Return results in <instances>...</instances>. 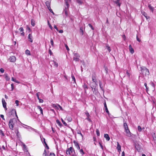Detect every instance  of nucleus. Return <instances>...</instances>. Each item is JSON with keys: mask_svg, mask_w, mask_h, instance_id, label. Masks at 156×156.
<instances>
[{"mask_svg": "<svg viewBox=\"0 0 156 156\" xmlns=\"http://www.w3.org/2000/svg\"><path fill=\"white\" fill-rule=\"evenodd\" d=\"M117 149L118 151L120 152L121 151V147L120 145L119 144L118 142H117Z\"/></svg>", "mask_w": 156, "mask_h": 156, "instance_id": "obj_17", "label": "nucleus"}, {"mask_svg": "<svg viewBox=\"0 0 156 156\" xmlns=\"http://www.w3.org/2000/svg\"><path fill=\"white\" fill-rule=\"evenodd\" d=\"M99 85L100 86V88L103 91V92L104 93V89H103V87H101L102 83L100 80H99Z\"/></svg>", "mask_w": 156, "mask_h": 156, "instance_id": "obj_24", "label": "nucleus"}, {"mask_svg": "<svg viewBox=\"0 0 156 156\" xmlns=\"http://www.w3.org/2000/svg\"><path fill=\"white\" fill-rule=\"evenodd\" d=\"M126 73L127 74V75L128 77L129 78L130 76V74L129 73L128 71V70H127L126 72Z\"/></svg>", "mask_w": 156, "mask_h": 156, "instance_id": "obj_50", "label": "nucleus"}, {"mask_svg": "<svg viewBox=\"0 0 156 156\" xmlns=\"http://www.w3.org/2000/svg\"><path fill=\"white\" fill-rule=\"evenodd\" d=\"M92 78L93 82L95 83V85H96V86H98V82L97 81L96 76L95 75H92Z\"/></svg>", "mask_w": 156, "mask_h": 156, "instance_id": "obj_7", "label": "nucleus"}, {"mask_svg": "<svg viewBox=\"0 0 156 156\" xmlns=\"http://www.w3.org/2000/svg\"><path fill=\"white\" fill-rule=\"evenodd\" d=\"M73 152H74V150L73 147H70L66 150V154L69 155L71 153H72Z\"/></svg>", "mask_w": 156, "mask_h": 156, "instance_id": "obj_4", "label": "nucleus"}, {"mask_svg": "<svg viewBox=\"0 0 156 156\" xmlns=\"http://www.w3.org/2000/svg\"><path fill=\"white\" fill-rule=\"evenodd\" d=\"M104 137L106 139L107 141H109L110 140V138L108 134H105L104 135Z\"/></svg>", "mask_w": 156, "mask_h": 156, "instance_id": "obj_16", "label": "nucleus"}, {"mask_svg": "<svg viewBox=\"0 0 156 156\" xmlns=\"http://www.w3.org/2000/svg\"><path fill=\"white\" fill-rule=\"evenodd\" d=\"M88 26H89L91 28V29L92 30H94V28L90 24V23H89L88 24Z\"/></svg>", "mask_w": 156, "mask_h": 156, "instance_id": "obj_46", "label": "nucleus"}, {"mask_svg": "<svg viewBox=\"0 0 156 156\" xmlns=\"http://www.w3.org/2000/svg\"><path fill=\"white\" fill-rule=\"evenodd\" d=\"M125 132L127 134H130V132L129 130V129H128V128L127 129H125Z\"/></svg>", "mask_w": 156, "mask_h": 156, "instance_id": "obj_30", "label": "nucleus"}, {"mask_svg": "<svg viewBox=\"0 0 156 156\" xmlns=\"http://www.w3.org/2000/svg\"><path fill=\"white\" fill-rule=\"evenodd\" d=\"M150 84L154 88H155V85L153 82H152V81L150 83Z\"/></svg>", "mask_w": 156, "mask_h": 156, "instance_id": "obj_47", "label": "nucleus"}, {"mask_svg": "<svg viewBox=\"0 0 156 156\" xmlns=\"http://www.w3.org/2000/svg\"><path fill=\"white\" fill-rule=\"evenodd\" d=\"M0 116L3 120H5V119L4 118V116L3 115H1Z\"/></svg>", "mask_w": 156, "mask_h": 156, "instance_id": "obj_63", "label": "nucleus"}, {"mask_svg": "<svg viewBox=\"0 0 156 156\" xmlns=\"http://www.w3.org/2000/svg\"><path fill=\"white\" fill-rule=\"evenodd\" d=\"M58 107H59V108L61 110H62V111H63V109L62 108L60 105L58 104Z\"/></svg>", "mask_w": 156, "mask_h": 156, "instance_id": "obj_56", "label": "nucleus"}, {"mask_svg": "<svg viewBox=\"0 0 156 156\" xmlns=\"http://www.w3.org/2000/svg\"><path fill=\"white\" fill-rule=\"evenodd\" d=\"M73 143L77 149L79 150H80V147L78 143L76 140H74Z\"/></svg>", "mask_w": 156, "mask_h": 156, "instance_id": "obj_8", "label": "nucleus"}, {"mask_svg": "<svg viewBox=\"0 0 156 156\" xmlns=\"http://www.w3.org/2000/svg\"><path fill=\"white\" fill-rule=\"evenodd\" d=\"M56 122L57 124H58V125L60 126V127H62L63 125L61 123V122L58 119H57L56 121Z\"/></svg>", "mask_w": 156, "mask_h": 156, "instance_id": "obj_20", "label": "nucleus"}, {"mask_svg": "<svg viewBox=\"0 0 156 156\" xmlns=\"http://www.w3.org/2000/svg\"><path fill=\"white\" fill-rule=\"evenodd\" d=\"M16 135L17 136H18V134H19V130H18V129H16Z\"/></svg>", "mask_w": 156, "mask_h": 156, "instance_id": "obj_58", "label": "nucleus"}, {"mask_svg": "<svg viewBox=\"0 0 156 156\" xmlns=\"http://www.w3.org/2000/svg\"><path fill=\"white\" fill-rule=\"evenodd\" d=\"M71 77L73 80L74 81V83H76V79L74 77V76L73 74H72L71 75Z\"/></svg>", "mask_w": 156, "mask_h": 156, "instance_id": "obj_33", "label": "nucleus"}, {"mask_svg": "<svg viewBox=\"0 0 156 156\" xmlns=\"http://www.w3.org/2000/svg\"><path fill=\"white\" fill-rule=\"evenodd\" d=\"M68 121L70 122L72 121V119L70 117H68Z\"/></svg>", "mask_w": 156, "mask_h": 156, "instance_id": "obj_59", "label": "nucleus"}, {"mask_svg": "<svg viewBox=\"0 0 156 156\" xmlns=\"http://www.w3.org/2000/svg\"><path fill=\"white\" fill-rule=\"evenodd\" d=\"M104 107H105L106 112L108 114H109V112L108 110V109L107 107V106L106 102L105 101V102L104 103Z\"/></svg>", "mask_w": 156, "mask_h": 156, "instance_id": "obj_13", "label": "nucleus"}, {"mask_svg": "<svg viewBox=\"0 0 156 156\" xmlns=\"http://www.w3.org/2000/svg\"><path fill=\"white\" fill-rule=\"evenodd\" d=\"M23 149H24L25 150H27V151H28L27 150V147L25 145V144H23Z\"/></svg>", "mask_w": 156, "mask_h": 156, "instance_id": "obj_38", "label": "nucleus"}, {"mask_svg": "<svg viewBox=\"0 0 156 156\" xmlns=\"http://www.w3.org/2000/svg\"><path fill=\"white\" fill-rule=\"evenodd\" d=\"M9 60L11 62H14L16 61V58L14 56H12L9 57Z\"/></svg>", "mask_w": 156, "mask_h": 156, "instance_id": "obj_9", "label": "nucleus"}, {"mask_svg": "<svg viewBox=\"0 0 156 156\" xmlns=\"http://www.w3.org/2000/svg\"><path fill=\"white\" fill-rule=\"evenodd\" d=\"M44 145L45 147L47 149H49V147L48 146L47 144L46 143L45 141V139H44Z\"/></svg>", "mask_w": 156, "mask_h": 156, "instance_id": "obj_21", "label": "nucleus"}, {"mask_svg": "<svg viewBox=\"0 0 156 156\" xmlns=\"http://www.w3.org/2000/svg\"><path fill=\"white\" fill-rule=\"evenodd\" d=\"M49 53L50 54V55H51L53 53L52 52L51 50L50 49H49V51H48Z\"/></svg>", "mask_w": 156, "mask_h": 156, "instance_id": "obj_54", "label": "nucleus"}, {"mask_svg": "<svg viewBox=\"0 0 156 156\" xmlns=\"http://www.w3.org/2000/svg\"><path fill=\"white\" fill-rule=\"evenodd\" d=\"M83 87L84 89H88L87 86L85 83H83Z\"/></svg>", "mask_w": 156, "mask_h": 156, "instance_id": "obj_26", "label": "nucleus"}, {"mask_svg": "<svg viewBox=\"0 0 156 156\" xmlns=\"http://www.w3.org/2000/svg\"><path fill=\"white\" fill-rule=\"evenodd\" d=\"M15 103L16 104V106H18L19 105V101H18L17 100H16L15 101Z\"/></svg>", "mask_w": 156, "mask_h": 156, "instance_id": "obj_49", "label": "nucleus"}, {"mask_svg": "<svg viewBox=\"0 0 156 156\" xmlns=\"http://www.w3.org/2000/svg\"><path fill=\"white\" fill-rule=\"evenodd\" d=\"M80 31L82 33V35L83 34V28L82 27H81L80 29Z\"/></svg>", "mask_w": 156, "mask_h": 156, "instance_id": "obj_53", "label": "nucleus"}, {"mask_svg": "<svg viewBox=\"0 0 156 156\" xmlns=\"http://www.w3.org/2000/svg\"><path fill=\"white\" fill-rule=\"evenodd\" d=\"M129 50L131 54H133L134 53V51L133 49L132 48L131 45H129Z\"/></svg>", "mask_w": 156, "mask_h": 156, "instance_id": "obj_15", "label": "nucleus"}, {"mask_svg": "<svg viewBox=\"0 0 156 156\" xmlns=\"http://www.w3.org/2000/svg\"><path fill=\"white\" fill-rule=\"evenodd\" d=\"M53 107L55 108H57L58 109V104H53Z\"/></svg>", "mask_w": 156, "mask_h": 156, "instance_id": "obj_41", "label": "nucleus"}, {"mask_svg": "<svg viewBox=\"0 0 156 156\" xmlns=\"http://www.w3.org/2000/svg\"><path fill=\"white\" fill-rule=\"evenodd\" d=\"M40 138L42 143L44 144V139H45L44 138H43L42 136H40Z\"/></svg>", "mask_w": 156, "mask_h": 156, "instance_id": "obj_40", "label": "nucleus"}, {"mask_svg": "<svg viewBox=\"0 0 156 156\" xmlns=\"http://www.w3.org/2000/svg\"><path fill=\"white\" fill-rule=\"evenodd\" d=\"M80 154L82 155H83L84 154V152L83 151V150L82 149H81L80 150Z\"/></svg>", "mask_w": 156, "mask_h": 156, "instance_id": "obj_42", "label": "nucleus"}, {"mask_svg": "<svg viewBox=\"0 0 156 156\" xmlns=\"http://www.w3.org/2000/svg\"><path fill=\"white\" fill-rule=\"evenodd\" d=\"M5 76V79L7 81H9L10 79V77L8 76V75L7 73H5L4 74Z\"/></svg>", "mask_w": 156, "mask_h": 156, "instance_id": "obj_22", "label": "nucleus"}, {"mask_svg": "<svg viewBox=\"0 0 156 156\" xmlns=\"http://www.w3.org/2000/svg\"><path fill=\"white\" fill-rule=\"evenodd\" d=\"M86 119H87V120H88L90 122H91L92 121L89 118V117H87Z\"/></svg>", "mask_w": 156, "mask_h": 156, "instance_id": "obj_61", "label": "nucleus"}, {"mask_svg": "<svg viewBox=\"0 0 156 156\" xmlns=\"http://www.w3.org/2000/svg\"><path fill=\"white\" fill-rule=\"evenodd\" d=\"M4 70L2 68H1L0 69V71L2 73H3L4 72Z\"/></svg>", "mask_w": 156, "mask_h": 156, "instance_id": "obj_55", "label": "nucleus"}, {"mask_svg": "<svg viewBox=\"0 0 156 156\" xmlns=\"http://www.w3.org/2000/svg\"><path fill=\"white\" fill-rule=\"evenodd\" d=\"M38 99L39 100V103H42L44 101L43 99H41L40 98Z\"/></svg>", "mask_w": 156, "mask_h": 156, "instance_id": "obj_52", "label": "nucleus"}, {"mask_svg": "<svg viewBox=\"0 0 156 156\" xmlns=\"http://www.w3.org/2000/svg\"><path fill=\"white\" fill-rule=\"evenodd\" d=\"M140 71L141 73L143 76H148L150 74L149 70L144 66L140 67Z\"/></svg>", "mask_w": 156, "mask_h": 156, "instance_id": "obj_2", "label": "nucleus"}, {"mask_svg": "<svg viewBox=\"0 0 156 156\" xmlns=\"http://www.w3.org/2000/svg\"><path fill=\"white\" fill-rule=\"evenodd\" d=\"M6 104H6V102L2 104L4 108H6Z\"/></svg>", "mask_w": 156, "mask_h": 156, "instance_id": "obj_60", "label": "nucleus"}, {"mask_svg": "<svg viewBox=\"0 0 156 156\" xmlns=\"http://www.w3.org/2000/svg\"><path fill=\"white\" fill-rule=\"evenodd\" d=\"M106 47L107 48V49H108V51H109V52H110L111 51V49H110V47L108 46V45H107Z\"/></svg>", "mask_w": 156, "mask_h": 156, "instance_id": "obj_35", "label": "nucleus"}, {"mask_svg": "<svg viewBox=\"0 0 156 156\" xmlns=\"http://www.w3.org/2000/svg\"><path fill=\"white\" fill-rule=\"evenodd\" d=\"M17 122L16 119L15 118L11 119L9 121V126L10 129L13 130V129L14 126Z\"/></svg>", "mask_w": 156, "mask_h": 156, "instance_id": "obj_1", "label": "nucleus"}, {"mask_svg": "<svg viewBox=\"0 0 156 156\" xmlns=\"http://www.w3.org/2000/svg\"><path fill=\"white\" fill-rule=\"evenodd\" d=\"M45 4L48 9L50 7V3L49 1H47L45 2Z\"/></svg>", "mask_w": 156, "mask_h": 156, "instance_id": "obj_19", "label": "nucleus"}, {"mask_svg": "<svg viewBox=\"0 0 156 156\" xmlns=\"http://www.w3.org/2000/svg\"><path fill=\"white\" fill-rule=\"evenodd\" d=\"M66 6V8L67 9H68L69 7V4L68 3V2H65Z\"/></svg>", "mask_w": 156, "mask_h": 156, "instance_id": "obj_27", "label": "nucleus"}, {"mask_svg": "<svg viewBox=\"0 0 156 156\" xmlns=\"http://www.w3.org/2000/svg\"><path fill=\"white\" fill-rule=\"evenodd\" d=\"M31 25L33 26L34 27L35 25V21H34L32 19L31 20Z\"/></svg>", "mask_w": 156, "mask_h": 156, "instance_id": "obj_28", "label": "nucleus"}, {"mask_svg": "<svg viewBox=\"0 0 156 156\" xmlns=\"http://www.w3.org/2000/svg\"><path fill=\"white\" fill-rule=\"evenodd\" d=\"M138 129L139 132H140L142 130V129L140 126H138Z\"/></svg>", "mask_w": 156, "mask_h": 156, "instance_id": "obj_48", "label": "nucleus"}, {"mask_svg": "<svg viewBox=\"0 0 156 156\" xmlns=\"http://www.w3.org/2000/svg\"><path fill=\"white\" fill-rule=\"evenodd\" d=\"M0 133L2 136H4V134L3 132L1 130H0Z\"/></svg>", "mask_w": 156, "mask_h": 156, "instance_id": "obj_57", "label": "nucleus"}, {"mask_svg": "<svg viewBox=\"0 0 156 156\" xmlns=\"http://www.w3.org/2000/svg\"><path fill=\"white\" fill-rule=\"evenodd\" d=\"M96 133L97 135L98 136H100V132L99 130L97 129L96 130Z\"/></svg>", "mask_w": 156, "mask_h": 156, "instance_id": "obj_34", "label": "nucleus"}, {"mask_svg": "<svg viewBox=\"0 0 156 156\" xmlns=\"http://www.w3.org/2000/svg\"><path fill=\"white\" fill-rule=\"evenodd\" d=\"M123 126L125 128V129L128 128V127L127 123L126 122L124 123Z\"/></svg>", "mask_w": 156, "mask_h": 156, "instance_id": "obj_32", "label": "nucleus"}, {"mask_svg": "<svg viewBox=\"0 0 156 156\" xmlns=\"http://www.w3.org/2000/svg\"><path fill=\"white\" fill-rule=\"evenodd\" d=\"M25 53L26 55H30V51L27 49L26 50Z\"/></svg>", "mask_w": 156, "mask_h": 156, "instance_id": "obj_29", "label": "nucleus"}, {"mask_svg": "<svg viewBox=\"0 0 156 156\" xmlns=\"http://www.w3.org/2000/svg\"><path fill=\"white\" fill-rule=\"evenodd\" d=\"M11 90H12L14 89V85L13 83L11 84Z\"/></svg>", "mask_w": 156, "mask_h": 156, "instance_id": "obj_62", "label": "nucleus"}, {"mask_svg": "<svg viewBox=\"0 0 156 156\" xmlns=\"http://www.w3.org/2000/svg\"><path fill=\"white\" fill-rule=\"evenodd\" d=\"M68 9H66V7L65 6V9H64L63 12H65L66 17L68 16Z\"/></svg>", "mask_w": 156, "mask_h": 156, "instance_id": "obj_14", "label": "nucleus"}, {"mask_svg": "<svg viewBox=\"0 0 156 156\" xmlns=\"http://www.w3.org/2000/svg\"><path fill=\"white\" fill-rule=\"evenodd\" d=\"M47 154L45 150H44V153L43 154V156H47Z\"/></svg>", "mask_w": 156, "mask_h": 156, "instance_id": "obj_36", "label": "nucleus"}, {"mask_svg": "<svg viewBox=\"0 0 156 156\" xmlns=\"http://www.w3.org/2000/svg\"><path fill=\"white\" fill-rule=\"evenodd\" d=\"M85 114L86 115V116L87 117H89L90 115L89 114V113L87 111L86 112H85Z\"/></svg>", "mask_w": 156, "mask_h": 156, "instance_id": "obj_44", "label": "nucleus"}, {"mask_svg": "<svg viewBox=\"0 0 156 156\" xmlns=\"http://www.w3.org/2000/svg\"><path fill=\"white\" fill-rule=\"evenodd\" d=\"M148 7L151 11L153 12L154 10V8L151 6V5L149 4Z\"/></svg>", "mask_w": 156, "mask_h": 156, "instance_id": "obj_18", "label": "nucleus"}, {"mask_svg": "<svg viewBox=\"0 0 156 156\" xmlns=\"http://www.w3.org/2000/svg\"><path fill=\"white\" fill-rule=\"evenodd\" d=\"M91 87L93 92H95V94H96L98 93L97 86H96V85H95V86L94 85L92 86Z\"/></svg>", "mask_w": 156, "mask_h": 156, "instance_id": "obj_6", "label": "nucleus"}, {"mask_svg": "<svg viewBox=\"0 0 156 156\" xmlns=\"http://www.w3.org/2000/svg\"><path fill=\"white\" fill-rule=\"evenodd\" d=\"M73 55L74 57H73V60L76 62L80 60L79 58L80 57V55L77 53H73Z\"/></svg>", "mask_w": 156, "mask_h": 156, "instance_id": "obj_3", "label": "nucleus"}, {"mask_svg": "<svg viewBox=\"0 0 156 156\" xmlns=\"http://www.w3.org/2000/svg\"><path fill=\"white\" fill-rule=\"evenodd\" d=\"M9 113L11 115H15L17 119H18V120H19V119H18V116L16 114V110L15 109H12L10 111V112H9Z\"/></svg>", "mask_w": 156, "mask_h": 156, "instance_id": "obj_5", "label": "nucleus"}, {"mask_svg": "<svg viewBox=\"0 0 156 156\" xmlns=\"http://www.w3.org/2000/svg\"><path fill=\"white\" fill-rule=\"evenodd\" d=\"M50 43H51V46H53V44H54L53 41V40L51 38L50 40Z\"/></svg>", "mask_w": 156, "mask_h": 156, "instance_id": "obj_43", "label": "nucleus"}, {"mask_svg": "<svg viewBox=\"0 0 156 156\" xmlns=\"http://www.w3.org/2000/svg\"><path fill=\"white\" fill-rule=\"evenodd\" d=\"M48 9L49 10V11L51 12L53 14H54V12L51 9V7H50V8H49V9Z\"/></svg>", "mask_w": 156, "mask_h": 156, "instance_id": "obj_51", "label": "nucleus"}, {"mask_svg": "<svg viewBox=\"0 0 156 156\" xmlns=\"http://www.w3.org/2000/svg\"><path fill=\"white\" fill-rule=\"evenodd\" d=\"M61 120H62V123L65 126H67V123L63 120L62 118L61 119Z\"/></svg>", "mask_w": 156, "mask_h": 156, "instance_id": "obj_37", "label": "nucleus"}, {"mask_svg": "<svg viewBox=\"0 0 156 156\" xmlns=\"http://www.w3.org/2000/svg\"><path fill=\"white\" fill-rule=\"evenodd\" d=\"M76 2L79 5H82L83 3V2L80 0H76Z\"/></svg>", "mask_w": 156, "mask_h": 156, "instance_id": "obj_31", "label": "nucleus"}, {"mask_svg": "<svg viewBox=\"0 0 156 156\" xmlns=\"http://www.w3.org/2000/svg\"><path fill=\"white\" fill-rule=\"evenodd\" d=\"M48 24L49 26V27L51 29H52V27L50 23L48 21Z\"/></svg>", "mask_w": 156, "mask_h": 156, "instance_id": "obj_39", "label": "nucleus"}, {"mask_svg": "<svg viewBox=\"0 0 156 156\" xmlns=\"http://www.w3.org/2000/svg\"><path fill=\"white\" fill-rule=\"evenodd\" d=\"M19 30H20V32H21L20 34L21 35L24 36L25 34L23 32L24 30H23V27H20L19 29Z\"/></svg>", "mask_w": 156, "mask_h": 156, "instance_id": "obj_11", "label": "nucleus"}, {"mask_svg": "<svg viewBox=\"0 0 156 156\" xmlns=\"http://www.w3.org/2000/svg\"><path fill=\"white\" fill-rule=\"evenodd\" d=\"M104 68H105V73L106 74H107L108 73V68L107 67H106L105 66H104Z\"/></svg>", "mask_w": 156, "mask_h": 156, "instance_id": "obj_45", "label": "nucleus"}, {"mask_svg": "<svg viewBox=\"0 0 156 156\" xmlns=\"http://www.w3.org/2000/svg\"><path fill=\"white\" fill-rule=\"evenodd\" d=\"M141 13L142 15L145 17L147 20L149 18V16H147V14L145 12L143 11H141Z\"/></svg>", "mask_w": 156, "mask_h": 156, "instance_id": "obj_12", "label": "nucleus"}, {"mask_svg": "<svg viewBox=\"0 0 156 156\" xmlns=\"http://www.w3.org/2000/svg\"><path fill=\"white\" fill-rule=\"evenodd\" d=\"M120 0H116L115 1V3L119 7H120L121 5V3H119V1Z\"/></svg>", "mask_w": 156, "mask_h": 156, "instance_id": "obj_23", "label": "nucleus"}, {"mask_svg": "<svg viewBox=\"0 0 156 156\" xmlns=\"http://www.w3.org/2000/svg\"><path fill=\"white\" fill-rule=\"evenodd\" d=\"M28 39H29V41L31 43L33 42V37L31 34H29L28 36Z\"/></svg>", "mask_w": 156, "mask_h": 156, "instance_id": "obj_10", "label": "nucleus"}, {"mask_svg": "<svg viewBox=\"0 0 156 156\" xmlns=\"http://www.w3.org/2000/svg\"><path fill=\"white\" fill-rule=\"evenodd\" d=\"M49 156H55V155L54 153H50V155Z\"/></svg>", "mask_w": 156, "mask_h": 156, "instance_id": "obj_64", "label": "nucleus"}, {"mask_svg": "<svg viewBox=\"0 0 156 156\" xmlns=\"http://www.w3.org/2000/svg\"><path fill=\"white\" fill-rule=\"evenodd\" d=\"M152 136L153 139L155 141V143H156V134L154 133L152 135Z\"/></svg>", "mask_w": 156, "mask_h": 156, "instance_id": "obj_25", "label": "nucleus"}]
</instances>
